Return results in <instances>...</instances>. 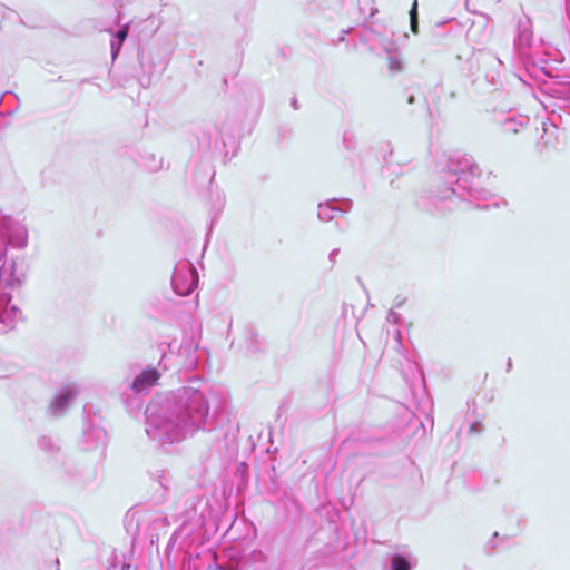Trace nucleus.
I'll return each mask as SVG.
<instances>
[{"instance_id":"1","label":"nucleus","mask_w":570,"mask_h":570,"mask_svg":"<svg viewBox=\"0 0 570 570\" xmlns=\"http://www.w3.org/2000/svg\"><path fill=\"white\" fill-rule=\"evenodd\" d=\"M159 379V374L155 370H146L138 375L132 382V389L136 391H142L145 389L154 386Z\"/></svg>"},{"instance_id":"2","label":"nucleus","mask_w":570,"mask_h":570,"mask_svg":"<svg viewBox=\"0 0 570 570\" xmlns=\"http://www.w3.org/2000/svg\"><path fill=\"white\" fill-rule=\"evenodd\" d=\"M392 570H410V563L404 557L394 556L392 559Z\"/></svg>"},{"instance_id":"3","label":"nucleus","mask_w":570,"mask_h":570,"mask_svg":"<svg viewBox=\"0 0 570 570\" xmlns=\"http://www.w3.org/2000/svg\"><path fill=\"white\" fill-rule=\"evenodd\" d=\"M410 18H411V29L413 32H416L417 30V1L414 0L412 8L410 10Z\"/></svg>"},{"instance_id":"4","label":"nucleus","mask_w":570,"mask_h":570,"mask_svg":"<svg viewBox=\"0 0 570 570\" xmlns=\"http://www.w3.org/2000/svg\"><path fill=\"white\" fill-rule=\"evenodd\" d=\"M127 37V28H124L117 32V38L122 42Z\"/></svg>"}]
</instances>
